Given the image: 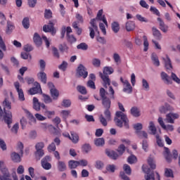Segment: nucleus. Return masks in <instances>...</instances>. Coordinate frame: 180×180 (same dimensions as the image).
Returning <instances> with one entry per match:
<instances>
[{"instance_id": "f257e3e1", "label": "nucleus", "mask_w": 180, "mask_h": 180, "mask_svg": "<svg viewBox=\"0 0 180 180\" xmlns=\"http://www.w3.org/2000/svg\"><path fill=\"white\" fill-rule=\"evenodd\" d=\"M114 122L117 126V127H120L122 129L123 127V123L125 129H129V119L127 118V115L126 114L123 113L122 111H117L115 113V117L114 118Z\"/></svg>"}, {"instance_id": "f03ea898", "label": "nucleus", "mask_w": 180, "mask_h": 180, "mask_svg": "<svg viewBox=\"0 0 180 180\" xmlns=\"http://www.w3.org/2000/svg\"><path fill=\"white\" fill-rule=\"evenodd\" d=\"M3 105L4 106V122L8 125V129H11V124H12V112L9 110H6V109L11 110L12 109L11 103L9 102L8 98H5V100L3 102Z\"/></svg>"}, {"instance_id": "7ed1b4c3", "label": "nucleus", "mask_w": 180, "mask_h": 180, "mask_svg": "<svg viewBox=\"0 0 180 180\" xmlns=\"http://www.w3.org/2000/svg\"><path fill=\"white\" fill-rule=\"evenodd\" d=\"M113 68L112 67H105L103 69V73L99 72V76L103 82L104 88H108L110 86V79H109V75L113 74Z\"/></svg>"}, {"instance_id": "20e7f679", "label": "nucleus", "mask_w": 180, "mask_h": 180, "mask_svg": "<svg viewBox=\"0 0 180 180\" xmlns=\"http://www.w3.org/2000/svg\"><path fill=\"white\" fill-rule=\"evenodd\" d=\"M99 94L101 98L102 105L104 109H110V105H112V101H110V98L106 96V95H108V91H106V90H105L103 88H101L99 91Z\"/></svg>"}, {"instance_id": "39448f33", "label": "nucleus", "mask_w": 180, "mask_h": 180, "mask_svg": "<svg viewBox=\"0 0 180 180\" xmlns=\"http://www.w3.org/2000/svg\"><path fill=\"white\" fill-rule=\"evenodd\" d=\"M142 169L146 175L145 176L146 180H160V174L155 172H151V169L146 165L142 166Z\"/></svg>"}, {"instance_id": "423d86ee", "label": "nucleus", "mask_w": 180, "mask_h": 180, "mask_svg": "<svg viewBox=\"0 0 180 180\" xmlns=\"http://www.w3.org/2000/svg\"><path fill=\"white\" fill-rule=\"evenodd\" d=\"M57 23V20H53L49 21V25H44L43 30L45 33H51L52 36H56L57 30L54 27V25Z\"/></svg>"}, {"instance_id": "0eeeda50", "label": "nucleus", "mask_w": 180, "mask_h": 180, "mask_svg": "<svg viewBox=\"0 0 180 180\" xmlns=\"http://www.w3.org/2000/svg\"><path fill=\"white\" fill-rule=\"evenodd\" d=\"M91 26L89 27V30L90 32L89 36L91 39H95V33L99 36V30L98 29V25H96V19H91L90 21Z\"/></svg>"}, {"instance_id": "6e6552de", "label": "nucleus", "mask_w": 180, "mask_h": 180, "mask_svg": "<svg viewBox=\"0 0 180 180\" xmlns=\"http://www.w3.org/2000/svg\"><path fill=\"white\" fill-rule=\"evenodd\" d=\"M76 77L77 78H81V77L84 79L88 77V70L85 66L82 64H79L76 70Z\"/></svg>"}, {"instance_id": "1a4fd4ad", "label": "nucleus", "mask_w": 180, "mask_h": 180, "mask_svg": "<svg viewBox=\"0 0 180 180\" xmlns=\"http://www.w3.org/2000/svg\"><path fill=\"white\" fill-rule=\"evenodd\" d=\"M179 117V115H178L177 113H168L167 115H166V118L165 119V122H166V123H171V124H174L175 123V121L174 120V119H178Z\"/></svg>"}, {"instance_id": "9d476101", "label": "nucleus", "mask_w": 180, "mask_h": 180, "mask_svg": "<svg viewBox=\"0 0 180 180\" xmlns=\"http://www.w3.org/2000/svg\"><path fill=\"white\" fill-rule=\"evenodd\" d=\"M34 85L35 87H32L28 91L30 95H36V94H40V92H42L41 87L40 86V84L39 82H35Z\"/></svg>"}, {"instance_id": "9b49d317", "label": "nucleus", "mask_w": 180, "mask_h": 180, "mask_svg": "<svg viewBox=\"0 0 180 180\" xmlns=\"http://www.w3.org/2000/svg\"><path fill=\"white\" fill-rule=\"evenodd\" d=\"M50 160V156L46 155L41 160V164L44 169H51V164L49 163Z\"/></svg>"}, {"instance_id": "f8f14e48", "label": "nucleus", "mask_w": 180, "mask_h": 180, "mask_svg": "<svg viewBox=\"0 0 180 180\" xmlns=\"http://www.w3.org/2000/svg\"><path fill=\"white\" fill-rule=\"evenodd\" d=\"M158 122L160 124L162 129H164V130H167V131H174V126L171 124L165 125L164 120H162V117H160Z\"/></svg>"}, {"instance_id": "ddd939ff", "label": "nucleus", "mask_w": 180, "mask_h": 180, "mask_svg": "<svg viewBox=\"0 0 180 180\" xmlns=\"http://www.w3.org/2000/svg\"><path fill=\"white\" fill-rule=\"evenodd\" d=\"M157 20L159 22V29H160L163 33H167L168 32V29H169V27L165 24L161 18H158Z\"/></svg>"}, {"instance_id": "4468645a", "label": "nucleus", "mask_w": 180, "mask_h": 180, "mask_svg": "<svg viewBox=\"0 0 180 180\" xmlns=\"http://www.w3.org/2000/svg\"><path fill=\"white\" fill-rule=\"evenodd\" d=\"M14 85L17 92L18 93L19 101L23 102V101H25V94H23V90L19 88L20 85L18 82H15Z\"/></svg>"}, {"instance_id": "2eb2a0df", "label": "nucleus", "mask_w": 180, "mask_h": 180, "mask_svg": "<svg viewBox=\"0 0 180 180\" xmlns=\"http://www.w3.org/2000/svg\"><path fill=\"white\" fill-rule=\"evenodd\" d=\"M160 77L165 84H166L167 85H172V80L171 79V77H169L168 74L165 72H162L160 73Z\"/></svg>"}, {"instance_id": "dca6fc26", "label": "nucleus", "mask_w": 180, "mask_h": 180, "mask_svg": "<svg viewBox=\"0 0 180 180\" xmlns=\"http://www.w3.org/2000/svg\"><path fill=\"white\" fill-rule=\"evenodd\" d=\"M103 15V10L101 9L98 11V13H97V16L96 18H93V19H96V20H102V22H103V23L105 25V26H108V20H106V17L105 16V15Z\"/></svg>"}, {"instance_id": "f3484780", "label": "nucleus", "mask_w": 180, "mask_h": 180, "mask_svg": "<svg viewBox=\"0 0 180 180\" xmlns=\"http://www.w3.org/2000/svg\"><path fill=\"white\" fill-rule=\"evenodd\" d=\"M105 154L109 158H111V160H117V158H119V154L110 149H105Z\"/></svg>"}, {"instance_id": "a211bd4d", "label": "nucleus", "mask_w": 180, "mask_h": 180, "mask_svg": "<svg viewBox=\"0 0 180 180\" xmlns=\"http://www.w3.org/2000/svg\"><path fill=\"white\" fill-rule=\"evenodd\" d=\"M37 78L42 82V84H47V74L41 70L37 73Z\"/></svg>"}, {"instance_id": "6ab92c4d", "label": "nucleus", "mask_w": 180, "mask_h": 180, "mask_svg": "<svg viewBox=\"0 0 180 180\" xmlns=\"http://www.w3.org/2000/svg\"><path fill=\"white\" fill-rule=\"evenodd\" d=\"M33 41L37 47H40V46H41V44H43L41 41V37L37 32H35L34 34Z\"/></svg>"}, {"instance_id": "aec40b11", "label": "nucleus", "mask_w": 180, "mask_h": 180, "mask_svg": "<svg viewBox=\"0 0 180 180\" xmlns=\"http://www.w3.org/2000/svg\"><path fill=\"white\" fill-rule=\"evenodd\" d=\"M159 110L160 113L165 115V113H168V112H171V110H172V107H171L169 104L165 103L159 108Z\"/></svg>"}, {"instance_id": "412c9836", "label": "nucleus", "mask_w": 180, "mask_h": 180, "mask_svg": "<svg viewBox=\"0 0 180 180\" xmlns=\"http://www.w3.org/2000/svg\"><path fill=\"white\" fill-rule=\"evenodd\" d=\"M123 92L126 94H131L133 92V87H131V84L127 80L124 82Z\"/></svg>"}, {"instance_id": "4be33fe9", "label": "nucleus", "mask_w": 180, "mask_h": 180, "mask_svg": "<svg viewBox=\"0 0 180 180\" xmlns=\"http://www.w3.org/2000/svg\"><path fill=\"white\" fill-rule=\"evenodd\" d=\"M57 168L59 172H64V171H67V165H65V162L58 160L57 162Z\"/></svg>"}, {"instance_id": "5701e85b", "label": "nucleus", "mask_w": 180, "mask_h": 180, "mask_svg": "<svg viewBox=\"0 0 180 180\" xmlns=\"http://www.w3.org/2000/svg\"><path fill=\"white\" fill-rule=\"evenodd\" d=\"M71 136H70V134H68V139L72 141L75 144H77L79 140V136H78V134H77L74 131L70 132Z\"/></svg>"}, {"instance_id": "b1692460", "label": "nucleus", "mask_w": 180, "mask_h": 180, "mask_svg": "<svg viewBox=\"0 0 180 180\" xmlns=\"http://www.w3.org/2000/svg\"><path fill=\"white\" fill-rule=\"evenodd\" d=\"M163 155L167 162H171V161H172V155H171L169 148H165V152L163 153Z\"/></svg>"}, {"instance_id": "393cba45", "label": "nucleus", "mask_w": 180, "mask_h": 180, "mask_svg": "<svg viewBox=\"0 0 180 180\" xmlns=\"http://www.w3.org/2000/svg\"><path fill=\"white\" fill-rule=\"evenodd\" d=\"M163 60L165 61V67L167 70H172L174 68L172 67V63L171 62V58L167 55L166 56V58H163Z\"/></svg>"}, {"instance_id": "a878e982", "label": "nucleus", "mask_w": 180, "mask_h": 180, "mask_svg": "<svg viewBox=\"0 0 180 180\" xmlns=\"http://www.w3.org/2000/svg\"><path fill=\"white\" fill-rule=\"evenodd\" d=\"M130 113L134 117H140L141 116L140 109L137 107H132L130 110Z\"/></svg>"}, {"instance_id": "bb28decb", "label": "nucleus", "mask_w": 180, "mask_h": 180, "mask_svg": "<svg viewBox=\"0 0 180 180\" xmlns=\"http://www.w3.org/2000/svg\"><path fill=\"white\" fill-rule=\"evenodd\" d=\"M25 113L30 120L29 124H30L31 126L33 124H36V118L34 117V116L32 115V113L27 110H25Z\"/></svg>"}, {"instance_id": "cd10ccee", "label": "nucleus", "mask_w": 180, "mask_h": 180, "mask_svg": "<svg viewBox=\"0 0 180 180\" xmlns=\"http://www.w3.org/2000/svg\"><path fill=\"white\" fill-rule=\"evenodd\" d=\"M82 151L84 154H89L92 151V146L89 143H84L82 146Z\"/></svg>"}, {"instance_id": "c85d7f7f", "label": "nucleus", "mask_w": 180, "mask_h": 180, "mask_svg": "<svg viewBox=\"0 0 180 180\" xmlns=\"http://www.w3.org/2000/svg\"><path fill=\"white\" fill-rule=\"evenodd\" d=\"M14 29H15V25H13V23L9 20H7V27L6 30V34H11V33L13 32Z\"/></svg>"}, {"instance_id": "c756f323", "label": "nucleus", "mask_w": 180, "mask_h": 180, "mask_svg": "<svg viewBox=\"0 0 180 180\" xmlns=\"http://www.w3.org/2000/svg\"><path fill=\"white\" fill-rule=\"evenodd\" d=\"M125 27L127 32H132V30H134V29H136V24L134 23V22L128 21L126 23Z\"/></svg>"}, {"instance_id": "7c9ffc66", "label": "nucleus", "mask_w": 180, "mask_h": 180, "mask_svg": "<svg viewBox=\"0 0 180 180\" xmlns=\"http://www.w3.org/2000/svg\"><path fill=\"white\" fill-rule=\"evenodd\" d=\"M11 158L13 162H20L21 161L20 155L16 152H13L11 155Z\"/></svg>"}, {"instance_id": "2f4dec72", "label": "nucleus", "mask_w": 180, "mask_h": 180, "mask_svg": "<svg viewBox=\"0 0 180 180\" xmlns=\"http://www.w3.org/2000/svg\"><path fill=\"white\" fill-rule=\"evenodd\" d=\"M148 129L150 131V134H153V136H155L157 134V128L155 127V124H154V122L153 121H150L149 122V127Z\"/></svg>"}, {"instance_id": "473e14b6", "label": "nucleus", "mask_w": 180, "mask_h": 180, "mask_svg": "<svg viewBox=\"0 0 180 180\" xmlns=\"http://www.w3.org/2000/svg\"><path fill=\"white\" fill-rule=\"evenodd\" d=\"M33 109L37 112L40 111V102H39V99L36 97L33 98Z\"/></svg>"}, {"instance_id": "72a5a7b5", "label": "nucleus", "mask_w": 180, "mask_h": 180, "mask_svg": "<svg viewBox=\"0 0 180 180\" xmlns=\"http://www.w3.org/2000/svg\"><path fill=\"white\" fill-rule=\"evenodd\" d=\"M152 32H153V36L155 37H156V39H158V40H161L162 37V34H161V32H160V30H158V29L153 27L152 28Z\"/></svg>"}, {"instance_id": "f704fd0d", "label": "nucleus", "mask_w": 180, "mask_h": 180, "mask_svg": "<svg viewBox=\"0 0 180 180\" xmlns=\"http://www.w3.org/2000/svg\"><path fill=\"white\" fill-rule=\"evenodd\" d=\"M94 144L96 147H103L105 146V139L98 138L94 140Z\"/></svg>"}, {"instance_id": "c9c22d12", "label": "nucleus", "mask_w": 180, "mask_h": 180, "mask_svg": "<svg viewBox=\"0 0 180 180\" xmlns=\"http://www.w3.org/2000/svg\"><path fill=\"white\" fill-rule=\"evenodd\" d=\"M151 60L155 67H160V60L158 59V56L155 53L152 54Z\"/></svg>"}, {"instance_id": "e433bc0d", "label": "nucleus", "mask_w": 180, "mask_h": 180, "mask_svg": "<svg viewBox=\"0 0 180 180\" xmlns=\"http://www.w3.org/2000/svg\"><path fill=\"white\" fill-rule=\"evenodd\" d=\"M111 27H112V32H114V33H118L119 31L120 30V27L119 25V22H113L111 24Z\"/></svg>"}, {"instance_id": "4c0bfd02", "label": "nucleus", "mask_w": 180, "mask_h": 180, "mask_svg": "<svg viewBox=\"0 0 180 180\" xmlns=\"http://www.w3.org/2000/svg\"><path fill=\"white\" fill-rule=\"evenodd\" d=\"M136 136H138L139 139H148V134L145 131H135Z\"/></svg>"}, {"instance_id": "58836bf2", "label": "nucleus", "mask_w": 180, "mask_h": 180, "mask_svg": "<svg viewBox=\"0 0 180 180\" xmlns=\"http://www.w3.org/2000/svg\"><path fill=\"white\" fill-rule=\"evenodd\" d=\"M79 166V162L77 160H70L68 162V167L70 169H74L77 168V167Z\"/></svg>"}, {"instance_id": "ea45409f", "label": "nucleus", "mask_w": 180, "mask_h": 180, "mask_svg": "<svg viewBox=\"0 0 180 180\" xmlns=\"http://www.w3.org/2000/svg\"><path fill=\"white\" fill-rule=\"evenodd\" d=\"M34 155L37 161L40 160L44 156V150H35Z\"/></svg>"}, {"instance_id": "a19ab883", "label": "nucleus", "mask_w": 180, "mask_h": 180, "mask_svg": "<svg viewBox=\"0 0 180 180\" xmlns=\"http://www.w3.org/2000/svg\"><path fill=\"white\" fill-rule=\"evenodd\" d=\"M22 25L24 29H29V27H30V21L29 20V18H24L22 21Z\"/></svg>"}, {"instance_id": "79ce46f5", "label": "nucleus", "mask_w": 180, "mask_h": 180, "mask_svg": "<svg viewBox=\"0 0 180 180\" xmlns=\"http://www.w3.org/2000/svg\"><path fill=\"white\" fill-rule=\"evenodd\" d=\"M51 95L53 99H57L60 95L58 93V90L55 89H50Z\"/></svg>"}, {"instance_id": "37998d69", "label": "nucleus", "mask_w": 180, "mask_h": 180, "mask_svg": "<svg viewBox=\"0 0 180 180\" xmlns=\"http://www.w3.org/2000/svg\"><path fill=\"white\" fill-rule=\"evenodd\" d=\"M148 164L149 165V167H150L151 169H155L156 168V165H155V162L154 161V159H153V158L149 157L148 158Z\"/></svg>"}, {"instance_id": "c03bdc74", "label": "nucleus", "mask_w": 180, "mask_h": 180, "mask_svg": "<svg viewBox=\"0 0 180 180\" xmlns=\"http://www.w3.org/2000/svg\"><path fill=\"white\" fill-rule=\"evenodd\" d=\"M45 116L48 117V119H52L53 116H56V111H50L49 110H46L44 111Z\"/></svg>"}, {"instance_id": "a18cd8bd", "label": "nucleus", "mask_w": 180, "mask_h": 180, "mask_svg": "<svg viewBox=\"0 0 180 180\" xmlns=\"http://www.w3.org/2000/svg\"><path fill=\"white\" fill-rule=\"evenodd\" d=\"M103 167H105V164L102 160H96L95 162V168L96 169H103Z\"/></svg>"}, {"instance_id": "49530a36", "label": "nucleus", "mask_w": 180, "mask_h": 180, "mask_svg": "<svg viewBox=\"0 0 180 180\" xmlns=\"http://www.w3.org/2000/svg\"><path fill=\"white\" fill-rule=\"evenodd\" d=\"M142 86L144 91H150V84L146 80V79H142Z\"/></svg>"}, {"instance_id": "de8ad7c7", "label": "nucleus", "mask_w": 180, "mask_h": 180, "mask_svg": "<svg viewBox=\"0 0 180 180\" xmlns=\"http://www.w3.org/2000/svg\"><path fill=\"white\" fill-rule=\"evenodd\" d=\"M42 96L44 98V102L45 103H51V102H53V99H51V97H50V96L42 94Z\"/></svg>"}, {"instance_id": "09e8293b", "label": "nucleus", "mask_w": 180, "mask_h": 180, "mask_svg": "<svg viewBox=\"0 0 180 180\" xmlns=\"http://www.w3.org/2000/svg\"><path fill=\"white\" fill-rule=\"evenodd\" d=\"M127 162L129 164H135V162H137V158L134 155H131L129 157H128Z\"/></svg>"}, {"instance_id": "8fccbe9b", "label": "nucleus", "mask_w": 180, "mask_h": 180, "mask_svg": "<svg viewBox=\"0 0 180 180\" xmlns=\"http://www.w3.org/2000/svg\"><path fill=\"white\" fill-rule=\"evenodd\" d=\"M117 151L119 155H123V153H124V151H126V146H124L123 144L120 145V146L117 149Z\"/></svg>"}, {"instance_id": "3c124183", "label": "nucleus", "mask_w": 180, "mask_h": 180, "mask_svg": "<svg viewBox=\"0 0 180 180\" xmlns=\"http://www.w3.org/2000/svg\"><path fill=\"white\" fill-rule=\"evenodd\" d=\"M98 119L100 122L102 124L103 126H104V127H106V126H108V120L105 118L103 115H101Z\"/></svg>"}, {"instance_id": "603ef678", "label": "nucleus", "mask_w": 180, "mask_h": 180, "mask_svg": "<svg viewBox=\"0 0 180 180\" xmlns=\"http://www.w3.org/2000/svg\"><path fill=\"white\" fill-rule=\"evenodd\" d=\"M77 49L78 50H83V51H86L88 50V44L85 43H81L79 45L77 46Z\"/></svg>"}, {"instance_id": "864d4df0", "label": "nucleus", "mask_w": 180, "mask_h": 180, "mask_svg": "<svg viewBox=\"0 0 180 180\" xmlns=\"http://www.w3.org/2000/svg\"><path fill=\"white\" fill-rule=\"evenodd\" d=\"M20 57L22 60H27L30 58V60H32V55L27 52H21Z\"/></svg>"}, {"instance_id": "5fc2aeb1", "label": "nucleus", "mask_w": 180, "mask_h": 180, "mask_svg": "<svg viewBox=\"0 0 180 180\" xmlns=\"http://www.w3.org/2000/svg\"><path fill=\"white\" fill-rule=\"evenodd\" d=\"M166 95L173 101H175L176 99V97H175V94H174V93H172V91H171V90L169 89L166 90Z\"/></svg>"}, {"instance_id": "6e6d98bb", "label": "nucleus", "mask_w": 180, "mask_h": 180, "mask_svg": "<svg viewBox=\"0 0 180 180\" xmlns=\"http://www.w3.org/2000/svg\"><path fill=\"white\" fill-rule=\"evenodd\" d=\"M108 92L110 99H115V90L113 89V87H112V86H109Z\"/></svg>"}, {"instance_id": "4d7b16f0", "label": "nucleus", "mask_w": 180, "mask_h": 180, "mask_svg": "<svg viewBox=\"0 0 180 180\" xmlns=\"http://www.w3.org/2000/svg\"><path fill=\"white\" fill-rule=\"evenodd\" d=\"M143 51H147L148 50V40L147 39V37L146 35L143 36Z\"/></svg>"}, {"instance_id": "13d9d810", "label": "nucleus", "mask_w": 180, "mask_h": 180, "mask_svg": "<svg viewBox=\"0 0 180 180\" xmlns=\"http://www.w3.org/2000/svg\"><path fill=\"white\" fill-rule=\"evenodd\" d=\"M62 106H63V108H70V106H71V100L64 99L62 102Z\"/></svg>"}, {"instance_id": "bf43d9fd", "label": "nucleus", "mask_w": 180, "mask_h": 180, "mask_svg": "<svg viewBox=\"0 0 180 180\" xmlns=\"http://www.w3.org/2000/svg\"><path fill=\"white\" fill-rule=\"evenodd\" d=\"M44 143L43 142H38L35 145V150H44Z\"/></svg>"}, {"instance_id": "052dcab7", "label": "nucleus", "mask_w": 180, "mask_h": 180, "mask_svg": "<svg viewBox=\"0 0 180 180\" xmlns=\"http://www.w3.org/2000/svg\"><path fill=\"white\" fill-rule=\"evenodd\" d=\"M77 91L82 94V95H86V88H85V86H77Z\"/></svg>"}, {"instance_id": "680f3d73", "label": "nucleus", "mask_w": 180, "mask_h": 180, "mask_svg": "<svg viewBox=\"0 0 180 180\" xmlns=\"http://www.w3.org/2000/svg\"><path fill=\"white\" fill-rule=\"evenodd\" d=\"M123 169L127 175H131V168L129 166V165H124Z\"/></svg>"}, {"instance_id": "e2e57ef3", "label": "nucleus", "mask_w": 180, "mask_h": 180, "mask_svg": "<svg viewBox=\"0 0 180 180\" xmlns=\"http://www.w3.org/2000/svg\"><path fill=\"white\" fill-rule=\"evenodd\" d=\"M92 65L94 67H96L97 68H98V67H101V60H99L98 58H93L92 59Z\"/></svg>"}, {"instance_id": "0e129e2a", "label": "nucleus", "mask_w": 180, "mask_h": 180, "mask_svg": "<svg viewBox=\"0 0 180 180\" xmlns=\"http://www.w3.org/2000/svg\"><path fill=\"white\" fill-rule=\"evenodd\" d=\"M106 169L108 172H115L116 171V166L115 165H108L106 166Z\"/></svg>"}, {"instance_id": "69168bd1", "label": "nucleus", "mask_w": 180, "mask_h": 180, "mask_svg": "<svg viewBox=\"0 0 180 180\" xmlns=\"http://www.w3.org/2000/svg\"><path fill=\"white\" fill-rule=\"evenodd\" d=\"M165 175L167 178H171V176H174V174L172 173V170L171 169H165Z\"/></svg>"}, {"instance_id": "338daca9", "label": "nucleus", "mask_w": 180, "mask_h": 180, "mask_svg": "<svg viewBox=\"0 0 180 180\" xmlns=\"http://www.w3.org/2000/svg\"><path fill=\"white\" fill-rule=\"evenodd\" d=\"M171 78L174 82H176V84H180V79L176 76V75L174 72H172Z\"/></svg>"}, {"instance_id": "774afa93", "label": "nucleus", "mask_w": 180, "mask_h": 180, "mask_svg": "<svg viewBox=\"0 0 180 180\" xmlns=\"http://www.w3.org/2000/svg\"><path fill=\"white\" fill-rule=\"evenodd\" d=\"M105 110L104 111V115L105 116L106 120L109 122L110 120V110H109L110 108H105Z\"/></svg>"}]
</instances>
